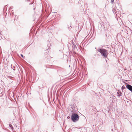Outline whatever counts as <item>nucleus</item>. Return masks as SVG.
Here are the masks:
<instances>
[{"mask_svg":"<svg viewBox=\"0 0 132 132\" xmlns=\"http://www.w3.org/2000/svg\"><path fill=\"white\" fill-rule=\"evenodd\" d=\"M97 51L100 53L103 57L107 58L108 52L107 50L105 49L99 48L98 50Z\"/></svg>","mask_w":132,"mask_h":132,"instance_id":"f257e3e1","label":"nucleus"},{"mask_svg":"<svg viewBox=\"0 0 132 132\" xmlns=\"http://www.w3.org/2000/svg\"><path fill=\"white\" fill-rule=\"evenodd\" d=\"M73 46H72V48H73L74 49H75V48H77V47L76 45L75 44H73Z\"/></svg>","mask_w":132,"mask_h":132,"instance_id":"423d86ee","label":"nucleus"},{"mask_svg":"<svg viewBox=\"0 0 132 132\" xmlns=\"http://www.w3.org/2000/svg\"><path fill=\"white\" fill-rule=\"evenodd\" d=\"M35 8H34V10H35Z\"/></svg>","mask_w":132,"mask_h":132,"instance_id":"6ab92c4d","label":"nucleus"},{"mask_svg":"<svg viewBox=\"0 0 132 132\" xmlns=\"http://www.w3.org/2000/svg\"><path fill=\"white\" fill-rule=\"evenodd\" d=\"M21 56L24 59V57L23 55L22 54H21Z\"/></svg>","mask_w":132,"mask_h":132,"instance_id":"9b49d317","label":"nucleus"},{"mask_svg":"<svg viewBox=\"0 0 132 132\" xmlns=\"http://www.w3.org/2000/svg\"><path fill=\"white\" fill-rule=\"evenodd\" d=\"M114 0H111L110 2L112 4H113L114 2Z\"/></svg>","mask_w":132,"mask_h":132,"instance_id":"9d476101","label":"nucleus"},{"mask_svg":"<svg viewBox=\"0 0 132 132\" xmlns=\"http://www.w3.org/2000/svg\"><path fill=\"white\" fill-rule=\"evenodd\" d=\"M72 28L71 27V26H70V27H69V29H71V28Z\"/></svg>","mask_w":132,"mask_h":132,"instance_id":"ddd939ff","label":"nucleus"},{"mask_svg":"<svg viewBox=\"0 0 132 132\" xmlns=\"http://www.w3.org/2000/svg\"><path fill=\"white\" fill-rule=\"evenodd\" d=\"M11 65L12 66V64H11Z\"/></svg>","mask_w":132,"mask_h":132,"instance_id":"412c9836","label":"nucleus"},{"mask_svg":"<svg viewBox=\"0 0 132 132\" xmlns=\"http://www.w3.org/2000/svg\"><path fill=\"white\" fill-rule=\"evenodd\" d=\"M112 102H113V100L112 99Z\"/></svg>","mask_w":132,"mask_h":132,"instance_id":"dca6fc26","label":"nucleus"},{"mask_svg":"<svg viewBox=\"0 0 132 132\" xmlns=\"http://www.w3.org/2000/svg\"><path fill=\"white\" fill-rule=\"evenodd\" d=\"M67 118L68 119H69L70 118V117L69 116H68L67 117Z\"/></svg>","mask_w":132,"mask_h":132,"instance_id":"f8f14e48","label":"nucleus"},{"mask_svg":"<svg viewBox=\"0 0 132 132\" xmlns=\"http://www.w3.org/2000/svg\"><path fill=\"white\" fill-rule=\"evenodd\" d=\"M106 62H107V60H106Z\"/></svg>","mask_w":132,"mask_h":132,"instance_id":"4be33fe9","label":"nucleus"},{"mask_svg":"<svg viewBox=\"0 0 132 132\" xmlns=\"http://www.w3.org/2000/svg\"><path fill=\"white\" fill-rule=\"evenodd\" d=\"M13 70H15V69H14Z\"/></svg>","mask_w":132,"mask_h":132,"instance_id":"f3484780","label":"nucleus"},{"mask_svg":"<svg viewBox=\"0 0 132 132\" xmlns=\"http://www.w3.org/2000/svg\"><path fill=\"white\" fill-rule=\"evenodd\" d=\"M94 109H96V107H94Z\"/></svg>","mask_w":132,"mask_h":132,"instance_id":"2eb2a0df","label":"nucleus"},{"mask_svg":"<svg viewBox=\"0 0 132 132\" xmlns=\"http://www.w3.org/2000/svg\"><path fill=\"white\" fill-rule=\"evenodd\" d=\"M79 117L77 113H72V114L71 117V119L72 121L73 122H75L78 121L79 119Z\"/></svg>","mask_w":132,"mask_h":132,"instance_id":"f03ea898","label":"nucleus"},{"mask_svg":"<svg viewBox=\"0 0 132 132\" xmlns=\"http://www.w3.org/2000/svg\"><path fill=\"white\" fill-rule=\"evenodd\" d=\"M98 26H101L102 27V28L103 29L104 28V26L103 25L102 26L101 25V24H100L98 25Z\"/></svg>","mask_w":132,"mask_h":132,"instance_id":"1a4fd4ad","label":"nucleus"},{"mask_svg":"<svg viewBox=\"0 0 132 132\" xmlns=\"http://www.w3.org/2000/svg\"><path fill=\"white\" fill-rule=\"evenodd\" d=\"M121 90L123 91V90L126 89V87L124 86H122V87L121 88Z\"/></svg>","mask_w":132,"mask_h":132,"instance_id":"0eeeda50","label":"nucleus"},{"mask_svg":"<svg viewBox=\"0 0 132 132\" xmlns=\"http://www.w3.org/2000/svg\"><path fill=\"white\" fill-rule=\"evenodd\" d=\"M112 11L113 12V13L115 14V13H116V10L114 9H113L112 10Z\"/></svg>","mask_w":132,"mask_h":132,"instance_id":"6e6552de","label":"nucleus"},{"mask_svg":"<svg viewBox=\"0 0 132 132\" xmlns=\"http://www.w3.org/2000/svg\"><path fill=\"white\" fill-rule=\"evenodd\" d=\"M92 38V37H91L90 38V39H91Z\"/></svg>","mask_w":132,"mask_h":132,"instance_id":"aec40b11","label":"nucleus"},{"mask_svg":"<svg viewBox=\"0 0 132 132\" xmlns=\"http://www.w3.org/2000/svg\"><path fill=\"white\" fill-rule=\"evenodd\" d=\"M117 93L118 94L117 96L118 97H120V96L122 95V93L121 92H119L118 91Z\"/></svg>","mask_w":132,"mask_h":132,"instance_id":"20e7f679","label":"nucleus"},{"mask_svg":"<svg viewBox=\"0 0 132 132\" xmlns=\"http://www.w3.org/2000/svg\"><path fill=\"white\" fill-rule=\"evenodd\" d=\"M13 68H14V66H13Z\"/></svg>","mask_w":132,"mask_h":132,"instance_id":"5701e85b","label":"nucleus"},{"mask_svg":"<svg viewBox=\"0 0 132 132\" xmlns=\"http://www.w3.org/2000/svg\"><path fill=\"white\" fill-rule=\"evenodd\" d=\"M10 8H11V9H12V7H11Z\"/></svg>","mask_w":132,"mask_h":132,"instance_id":"a211bd4d","label":"nucleus"},{"mask_svg":"<svg viewBox=\"0 0 132 132\" xmlns=\"http://www.w3.org/2000/svg\"><path fill=\"white\" fill-rule=\"evenodd\" d=\"M126 88L132 92V86L130 85L127 84L126 85Z\"/></svg>","mask_w":132,"mask_h":132,"instance_id":"7ed1b4c3","label":"nucleus"},{"mask_svg":"<svg viewBox=\"0 0 132 132\" xmlns=\"http://www.w3.org/2000/svg\"><path fill=\"white\" fill-rule=\"evenodd\" d=\"M9 127H10V128H11L12 129V130H13L14 129V128H13V127L12 125L11 124H9Z\"/></svg>","mask_w":132,"mask_h":132,"instance_id":"39448f33","label":"nucleus"},{"mask_svg":"<svg viewBox=\"0 0 132 132\" xmlns=\"http://www.w3.org/2000/svg\"><path fill=\"white\" fill-rule=\"evenodd\" d=\"M72 109H73V110L74 109H75L74 108L73 109V106H72Z\"/></svg>","mask_w":132,"mask_h":132,"instance_id":"4468645a","label":"nucleus"}]
</instances>
